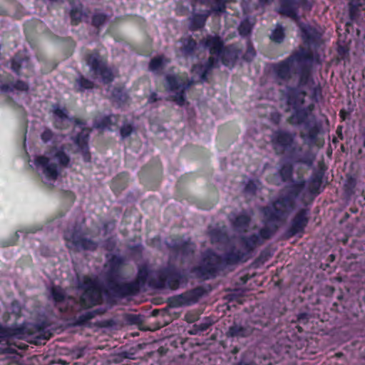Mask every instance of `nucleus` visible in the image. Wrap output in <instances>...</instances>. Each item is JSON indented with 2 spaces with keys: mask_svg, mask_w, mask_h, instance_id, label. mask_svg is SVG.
Instances as JSON below:
<instances>
[{
  "mask_svg": "<svg viewBox=\"0 0 365 365\" xmlns=\"http://www.w3.org/2000/svg\"><path fill=\"white\" fill-rule=\"evenodd\" d=\"M304 92H299L295 90L292 91L287 98V111L292 110V115L288 118L287 121L293 125H303L304 128L309 130V135L302 132L300 136L304 140L308 138L313 140L315 134L313 128H315L316 120L312 113L313 106L302 108L304 103Z\"/></svg>",
  "mask_w": 365,
  "mask_h": 365,
  "instance_id": "obj_1",
  "label": "nucleus"
},
{
  "mask_svg": "<svg viewBox=\"0 0 365 365\" xmlns=\"http://www.w3.org/2000/svg\"><path fill=\"white\" fill-rule=\"evenodd\" d=\"M70 160L64 146H60L53 147L43 155L37 156L35 164L42 170L47 180L54 181L59 176L61 168L70 165Z\"/></svg>",
  "mask_w": 365,
  "mask_h": 365,
  "instance_id": "obj_2",
  "label": "nucleus"
},
{
  "mask_svg": "<svg viewBox=\"0 0 365 365\" xmlns=\"http://www.w3.org/2000/svg\"><path fill=\"white\" fill-rule=\"evenodd\" d=\"M304 185V182L297 184L286 195H280L271 205L262 210L264 216L269 221H277L286 217L295 208V200Z\"/></svg>",
  "mask_w": 365,
  "mask_h": 365,
  "instance_id": "obj_3",
  "label": "nucleus"
},
{
  "mask_svg": "<svg viewBox=\"0 0 365 365\" xmlns=\"http://www.w3.org/2000/svg\"><path fill=\"white\" fill-rule=\"evenodd\" d=\"M312 58L311 55L304 49L290 56L285 60L273 65L274 78L278 84L282 85L288 81L292 76V68L295 63L299 64Z\"/></svg>",
  "mask_w": 365,
  "mask_h": 365,
  "instance_id": "obj_4",
  "label": "nucleus"
},
{
  "mask_svg": "<svg viewBox=\"0 0 365 365\" xmlns=\"http://www.w3.org/2000/svg\"><path fill=\"white\" fill-rule=\"evenodd\" d=\"M85 233L82 232L81 226H75L72 229H68L64 233V239L66 241V246L69 249L76 250H95L97 244L91 240L84 237Z\"/></svg>",
  "mask_w": 365,
  "mask_h": 365,
  "instance_id": "obj_5",
  "label": "nucleus"
},
{
  "mask_svg": "<svg viewBox=\"0 0 365 365\" xmlns=\"http://www.w3.org/2000/svg\"><path fill=\"white\" fill-rule=\"evenodd\" d=\"M296 135L284 130L273 133L272 141L277 153L288 150L292 156L302 151V147L295 143Z\"/></svg>",
  "mask_w": 365,
  "mask_h": 365,
  "instance_id": "obj_6",
  "label": "nucleus"
},
{
  "mask_svg": "<svg viewBox=\"0 0 365 365\" xmlns=\"http://www.w3.org/2000/svg\"><path fill=\"white\" fill-rule=\"evenodd\" d=\"M262 245L257 235L242 237L240 242V249L234 250L230 253L229 259L233 261L246 262L250 257V253Z\"/></svg>",
  "mask_w": 365,
  "mask_h": 365,
  "instance_id": "obj_7",
  "label": "nucleus"
},
{
  "mask_svg": "<svg viewBox=\"0 0 365 365\" xmlns=\"http://www.w3.org/2000/svg\"><path fill=\"white\" fill-rule=\"evenodd\" d=\"M80 288L83 290L81 296V303L83 307L88 308L100 303L101 293L94 281L85 277Z\"/></svg>",
  "mask_w": 365,
  "mask_h": 365,
  "instance_id": "obj_8",
  "label": "nucleus"
},
{
  "mask_svg": "<svg viewBox=\"0 0 365 365\" xmlns=\"http://www.w3.org/2000/svg\"><path fill=\"white\" fill-rule=\"evenodd\" d=\"M220 262L219 256L208 250L203 255L202 262L194 269V272L200 277L210 279L215 276Z\"/></svg>",
  "mask_w": 365,
  "mask_h": 365,
  "instance_id": "obj_9",
  "label": "nucleus"
},
{
  "mask_svg": "<svg viewBox=\"0 0 365 365\" xmlns=\"http://www.w3.org/2000/svg\"><path fill=\"white\" fill-rule=\"evenodd\" d=\"M166 80L168 89L176 91L172 98L173 101L180 106H183L185 103L184 91L193 83V81L186 82L182 78L175 76H168Z\"/></svg>",
  "mask_w": 365,
  "mask_h": 365,
  "instance_id": "obj_10",
  "label": "nucleus"
},
{
  "mask_svg": "<svg viewBox=\"0 0 365 365\" xmlns=\"http://www.w3.org/2000/svg\"><path fill=\"white\" fill-rule=\"evenodd\" d=\"M86 60L91 70L93 71L94 75H100L105 83L113 81V76L112 72L106 66L104 62L100 59L99 55L96 51L87 54Z\"/></svg>",
  "mask_w": 365,
  "mask_h": 365,
  "instance_id": "obj_11",
  "label": "nucleus"
},
{
  "mask_svg": "<svg viewBox=\"0 0 365 365\" xmlns=\"http://www.w3.org/2000/svg\"><path fill=\"white\" fill-rule=\"evenodd\" d=\"M51 295L61 312H65L72 308L76 303L75 299L67 297L64 292L59 287H54L51 289Z\"/></svg>",
  "mask_w": 365,
  "mask_h": 365,
  "instance_id": "obj_12",
  "label": "nucleus"
},
{
  "mask_svg": "<svg viewBox=\"0 0 365 365\" xmlns=\"http://www.w3.org/2000/svg\"><path fill=\"white\" fill-rule=\"evenodd\" d=\"M202 295V290L200 288H197L190 292H187L173 297L172 299V303L174 306L176 307L190 305L197 302Z\"/></svg>",
  "mask_w": 365,
  "mask_h": 365,
  "instance_id": "obj_13",
  "label": "nucleus"
},
{
  "mask_svg": "<svg viewBox=\"0 0 365 365\" xmlns=\"http://www.w3.org/2000/svg\"><path fill=\"white\" fill-rule=\"evenodd\" d=\"M218 63V58L210 56L205 64L195 65L192 68V72L198 75L202 82L206 81L207 75L216 66Z\"/></svg>",
  "mask_w": 365,
  "mask_h": 365,
  "instance_id": "obj_14",
  "label": "nucleus"
},
{
  "mask_svg": "<svg viewBox=\"0 0 365 365\" xmlns=\"http://www.w3.org/2000/svg\"><path fill=\"white\" fill-rule=\"evenodd\" d=\"M52 108L55 118V126L60 129L66 128L68 126V123L71 121L67 114V110L58 104L53 105Z\"/></svg>",
  "mask_w": 365,
  "mask_h": 365,
  "instance_id": "obj_15",
  "label": "nucleus"
},
{
  "mask_svg": "<svg viewBox=\"0 0 365 365\" xmlns=\"http://www.w3.org/2000/svg\"><path fill=\"white\" fill-rule=\"evenodd\" d=\"M252 332L253 329L250 325L234 323L229 327L226 336L232 338H243L250 336Z\"/></svg>",
  "mask_w": 365,
  "mask_h": 365,
  "instance_id": "obj_16",
  "label": "nucleus"
},
{
  "mask_svg": "<svg viewBox=\"0 0 365 365\" xmlns=\"http://www.w3.org/2000/svg\"><path fill=\"white\" fill-rule=\"evenodd\" d=\"M307 211L304 209L301 210L297 212L292 222L290 232L292 235H296L302 231L308 222L307 217Z\"/></svg>",
  "mask_w": 365,
  "mask_h": 365,
  "instance_id": "obj_17",
  "label": "nucleus"
},
{
  "mask_svg": "<svg viewBox=\"0 0 365 365\" xmlns=\"http://www.w3.org/2000/svg\"><path fill=\"white\" fill-rule=\"evenodd\" d=\"M204 44L210 50L212 55H217V57L220 55L224 49L223 42L219 36H208L203 40Z\"/></svg>",
  "mask_w": 365,
  "mask_h": 365,
  "instance_id": "obj_18",
  "label": "nucleus"
},
{
  "mask_svg": "<svg viewBox=\"0 0 365 365\" xmlns=\"http://www.w3.org/2000/svg\"><path fill=\"white\" fill-rule=\"evenodd\" d=\"M89 131L87 129H82V131L75 138V143L79 147V150L83 155L86 161L90 160V155L88 153L87 140L88 138Z\"/></svg>",
  "mask_w": 365,
  "mask_h": 365,
  "instance_id": "obj_19",
  "label": "nucleus"
},
{
  "mask_svg": "<svg viewBox=\"0 0 365 365\" xmlns=\"http://www.w3.org/2000/svg\"><path fill=\"white\" fill-rule=\"evenodd\" d=\"M219 58L226 66H232L235 61L238 58V53L232 46L225 47L219 56Z\"/></svg>",
  "mask_w": 365,
  "mask_h": 365,
  "instance_id": "obj_20",
  "label": "nucleus"
},
{
  "mask_svg": "<svg viewBox=\"0 0 365 365\" xmlns=\"http://www.w3.org/2000/svg\"><path fill=\"white\" fill-rule=\"evenodd\" d=\"M234 227L239 230L246 232L250 222V216L245 212H242L235 219L230 218Z\"/></svg>",
  "mask_w": 365,
  "mask_h": 365,
  "instance_id": "obj_21",
  "label": "nucleus"
},
{
  "mask_svg": "<svg viewBox=\"0 0 365 365\" xmlns=\"http://www.w3.org/2000/svg\"><path fill=\"white\" fill-rule=\"evenodd\" d=\"M265 218V226L262 228L259 234L257 235L261 243L263 244L264 241L269 240L276 232L277 227L276 225H269V223L272 221H269Z\"/></svg>",
  "mask_w": 365,
  "mask_h": 365,
  "instance_id": "obj_22",
  "label": "nucleus"
},
{
  "mask_svg": "<svg viewBox=\"0 0 365 365\" xmlns=\"http://www.w3.org/2000/svg\"><path fill=\"white\" fill-rule=\"evenodd\" d=\"M302 33L303 39L307 44L314 43L319 38V34L316 31L315 29L310 26L303 27Z\"/></svg>",
  "mask_w": 365,
  "mask_h": 365,
  "instance_id": "obj_23",
  "label": "nucleus"
},
{
  "mask_svg": "<svg viewBox=\"0 0 365 365\" xmlns=\"http://www.w3.org/2000/svg\"><path fill=\"white\" fill-rule=\"evenodd\" d=\"M181 51L183 55H191L196 48L197 43L190 37L182 38Z\"/></svg>",
  "mask_w": 365,
  "mask_h": 365,
  "instance_id": "obj_24",
  "label": "nucleus"
},
{
  "mask_svg": "<svg viewBox=\"0 0 365 365\" xmlns=\"http://www.w3.org/2000/svg\"><path fill=\"white\" fill-rule=\"evenodd\" d=\"M74 87L77 91H83L86 89L92 88L93 83L81 75L76 78Z\"/></svg>",
  "mask_w": 365,
  "mask_h": 365,
  "instance_id": "obj_25",
  "label": "nucleus"
},
{
  "mask_svg": "<svg viewBox=\"0 0 365 365\" xmlns=\"http://www.w3.org/2000/svg\"><path fill=\"white\" fill-rule=\"evenodd\" d=\"M207 15H194L190 19V27L192 30L202 28L205 23Z\"/></svg>",
  "mask_w": 365,
  "mask_h": 365,
  "instance_id": "obj_26",
  "label": "nucleus"
},
{
  "mask_svg": "<svg viewBox=\"0 0 365 365\" xmlns=\"http://www.w3.org/2000/svg\"><path fill=\"white\" fill-rule=\"evenodd\" d=\"M280 13L294 19H297L296 9L289 4L283 3L280 7Z\"/></svg>",
  "mask_w": 365,
  "mask_h": 365,
  "instance_id": "obj_27",
  "label": "nucleus"
},
{
  "mask_svg": "<svg viewBox=\"0 0 365 365\" xmlns=\"http://www.w3.org/2000/svg\"><path fill=\"white\" fill-rule=\"evenodd\" d=\"M168 62L169 61L163 56L154 58L151 60L150 63L149 68L152 71H156L161 68L163 65Z\"/></svg>",
  "mask_w": 365,
  "mask_h": 365,
  "instance_id": "obj_28",
  "label": "nucleus"
},
{
  "mask_svg": "<svg viewBox=\"0 0 365 365\" xmlns=\"http://www.w3.org/2000/svg\"><path fill=\"white\" fill-rule=\"evenodd\" d=\"M284 38V29L282 26L277 25L276 29L273 31L272 34L270 36V38L272 41L281 43Z\"/></svg>",
  "mask_w": 365,
  "mask_h": 365,
  "instance_id": "obj_29",
  "label": "nucleus"
},
{
  "mask_svg": "<svg viewBox=\"0 0 365 365\" xmlns=\"http://www.w3.org/2000/svg\"><path fill=\"white\" fill-rule=\"evenodd\" d=\"M213 324V320L209 317L204 318L202 322L195 324V328L200 331L207 330Z\"/></svg>",
  "mask_w": 365,
  "mask_h": 365,
  "instance_id": "obj_30",
  "label": "nucleus"
},
{
  "mask_svg": "<svg viewBox=\"0 0 365 365\" xmlns=\"http://www.w3.org/2000/svg\"><path fill=\"white\" fill-rule=\"evenodd\" d=\"M195 247L193 243L190 241L185 242L182 245L178 246L179 252L182 254L188 255L194 252Z\"/></svg>",
  "mask_w": 365,
  "mask_h": 365,
  "instance_id": "obj_31",
  "label": "nucleus"
},
{
  "mask_svg": "<svg viewBox=\"0 0 365 365\" xmlns=\"http://www.w3.org/2000/svg\"><path fill=\"white\" fill-rule=\"evenodd\" d=\"M203 4H215L216 6L213 8V10L222 11L225 8V0H199Z\"/></svg>",
  "mask_w": 365,
  "mask_h": 365,
  "instance_id": "obj_32",
  "label": "nucleus"
},
{
  "mask_svg": "<svg viewBox=\"0 0 365 365\" xmlns=\"http://www.w3.org/2000/svg\"><path fill=\"white\" fill-rule=\"evenodd\" d=\"M107 20L106 15L103 14H96L93 17V24L94 26L99 27L103 25Z\"/></svg>",
  "mask_w": 365,
  "mask_h": 365,
  "instance_id": "obj_33",
  "label": "nucleus"
},
{
  "mask_svg": "<svg viewBox=\"0 0 365 365\" xmlns=\"http://www.w3.org/2000/svg\"><path fill=\"white\" fill-rule=\"evenodd\" d=\"M132 132L133 127L129 124L124 125L120 129V135L123 138L129 136Z\"/></svg>",
  "mask_w": 365,
  "mask_h": 365,
  "instance_id": "obj_34",
  "label": "nucleus"
},
{
  "mask_svg": "<svg viewBox=\"0 0 365 365\" xmlns=\"http://www.w3.org/2000/svg\"><path fill=\"white\" fill-rule=\"evenodd\" d=\"M255 55H256V53H255V49L250 45H249L247 47V51L245 52V53L244 55V58L246 61H250L254 58Z\"/></svg>",
  "mask_w": 365,
  "mask_h": 365,
  "instance_id": "obj_35",
  "label": "nucleus"
},
{
  "mask_svg": "<svg viewBox=\"0 0 365 365\" xmlns=\"http://www.w3.org/2000/svg\"><path fill=\"white\" fill-rule=\"evenodd\" d=\"M53 132L50 129H45L41 135V138L44 143L50 141L53 138Z\"/></svg>",
  "mask_w": 365,
  "mask_h": 365,
  "instance_id": "obj_36",
  "label": "nucleus"
},
{
  "mask_svg": "<svg viewBox=\"0 0 365 365\" xmlns=\"http://www.w3.org/2000/svg\"><path fill=\"white\" fill-rule=\"evenodd\" d=\"M239 31L241 35H247L250 32L249 24L247 22H242L239 27Z\"/></svg>",
  "mask_w": 365,
  "mask_h": 365,
  "instance_id": "obj_37",
  "label": "nucleus"
},
{
  "mask_svg": "<svg viewBox=\"0 0 365 365\" xmlns=\"http://www.w3.org/2000/svg\"><path fill=\"white\" fill-rule=\"evenodd\" d=\"M296 162L302 163L307 164L308 165H312L314 162V157L309 154L302 158L297 159Z\"/></svg>",
  "mask_w": 365,
  "mask_h": 365,
  "instance_id": "obj_38",
  "label": "nucleus"
},
{
  "mask_svg": "<svg viewBox=\"0 0 365 365\" xmlns=\"http://www.w3.org/2000/svg\"><path fill=\"white\" fill-rule=\"evenodd\" d=\"M13 87L16 88V90L21 91H26L29 89L28 85L21 81H16Z\"/></svg>",
  "mask_w": 365,
  "mask_h": 365,
  "instance_id": "obj_39",
  "label": "nucleus"
},
{
  "mask_svg": "<svg viewBox=\"0 0 365 365\" xmlns=\"http://www.w3.org/2000/svg\"><path fill=\"white\" fill-rule=\"evenodd\" d=\"M23 63V61H20L19 58H15L12 61L11 68L15 72L19 73V71L22 66Z\"/></svg>",
  "mask_w": 365,
  "mask_h": 365,
  "instance_id": "obj_40",
  "label": "nucleus"
},
{
  "mask_svg": "<svg viewBox=\"0 0 365 365\" xmlns=\"http://www.w3.org/2000/svg\"><path fill=\"white\" fill-rule=\"evenodd\" d=\"M280 174L283 178H289L292 174V168L290 167H283L280 170Z\"/></svg>",
  "mask_w": 365,
  "mask_h": 365,
  "instance_id": "obj_41",
  "label": "nucleus"
},
{
  "mask_svg": "<svg viewBox=\"0 0 365 365\" xmlns=\"http://www.w3.org/2000/svg\"><path fill=\"white\" fill-rule=\"evenodd\" d=\"M148 273L145 269H140L138 272V278L140 281L142 282H144L145 281V279L147 277Z\"/></svg>",
  "mask_w": 365,
  "mask_h": 365,
  "instance_id": "obj_42",
  "label": "nucleus"
},
{
  "mask_svg": "<svg viewBox=\"0 0 365 365\" xmlns=\"http://www.w3.org/2000/svg\"><path fill=\"white\" fill-rule=\"evenodd\" d=\"M256 188H257L256 185L253 182L250 181L248 182V184L247 185L245 189L247 191L254 192L256 190Z\"/></svg>",
  "mask_w": 365,
  "mask_h": 365,
  "instance_id": "obj_43",
  "label": "nucleus"
},
{
  "mask_svg": "<svg viewBox=\"0 0 365 365\" xmlns=\"http://www.w3.org/2000/svg\"><path fill=\"white\" fill-rule=\"evenodd\" d=\"M93 317V314L91 312H88L86 313V314L84 315H82L81 317V319H82V321H87L88 319H91Z\"/></svg>",
  "mask_w": 365,
  "mask_h": 365,
  "instance_id": "obj_44",
  "label": "nucleus"
},
{
  "mask_svg": "<svg viewBox=\"0 0 365 365\" xmlns=\"http://www.w3.org/2000/svg\"><path fill=\"white\" fill-rule=\"evenodd\" d=\"M157 100H158L157 94L155 93H153L149 97L148 103H152L157 101Z\"/></svg>",
  "mask_w": 365,
  "mask_h": 365,
  "instance_id": "obj_45",
  "label": "nucleus"
},
{
  "mask_svg": "<svg viewBox=\"0 0 365 365\" xmlns=\"http://www.w3.org/2000/svg\"><path fill=\"white\" fill-rule=\"evenodd\" d=\"M107 120H109L110 123H115L117 121L116 117L114 115L109 116L106 118Z\"/></svg>",
  "mask_w": 365,
  "mask_h": 365,
  "instance_id": "obj_46",
  "label": "nucleus"
},
{
  "mask_svg": "<svg viewBox=\"0 0 365 365\" xmlns=\"http://www.w3.org/2000/svg\"><path fill=\"white\" fill-rule=\"evenodd\" d=\"M312 182L314 183H317L318 185H320L321 183V178L319 177H315L312 179Z\"/></svg>",
  "mask_w": 365,
  "mask_h": 365,
  "instance_id": "obj_47",
  "label": "nucleus"
},
{
  "mask_svg": "<svg viewBox=\"0 0 365 365\" xmlns=\"http://www.w3.org/2000/svg\"><path fill=\"white\" fill-rule=\"evenodd\" d=\"M276 115H277V119H275V122H278L280 120V115L278 114Z\"/></svg>",
  "mask_w": 365,
  "mask_h": 365,
  "instance_id": "obj_48",
  "label": "nucleus"
},
{
  "mask_svg": "<svg viewBox=\"0 0 365 365\" xmlns=\"http://www.w3.org/2000/svg\"><path fill=\"white\" fill-rule=\"evenodd\" d=\"M4 336H5V334H4V333L1 332V333H0V337H1V338H3V337H4Z\"/></svg>",
  "mask_w": 365,
  "mask_h": 365,
  "instance_id": "obj_49",
  "label": "nucleus"
},
{
  "mask_svg": "<svg viewBox=\"0 0 365 365\" xmlns=\"http://www.w3.org/2000/svg\"><path fill=\"white\" fill-rule=\"evenodd\" d=\"M238 365H248V364L246 363H244V362H240L238 364Z\"/></svg>",
  "mask_w": 365,
  "mask_h": 365,
  "instance_id": "obj_50",
  "label": "nucleus"
},
{
  "mask_svg": "<svg viewBox=\"0 0 365 365\" xmlns=\"http://www.w3.org/2000/svg\"><path fill=\"white\" fill-rule=\"evenodd\" d=\"M272 118L275 120L277 119V117H274V115L272 116Z\"/></svg>",
  "mask_w": 365,
  "mask_h": 365,
  "instance_id": "obj_51",
  "label": "nucleus"
},
{
  "mask_svg": "<svg viewBox=\"0 0 365 365\" xmlns=\"http://www.w3.org/2000/svg\"><path fill=\"white\" fill-rule=\"evenodd\" d=\"M1 329V327H0V330Z\"/></svg>",
  "mask_w": 365,
  "mask_h": 365,
  "instance_id": "obj_52",
  "label": "nucleus"
}]
</instances>
